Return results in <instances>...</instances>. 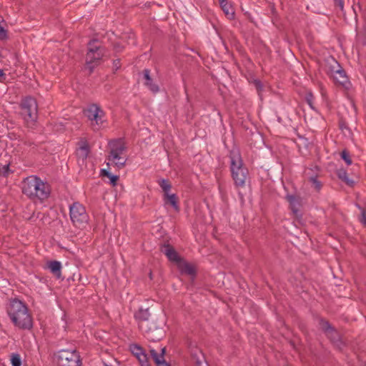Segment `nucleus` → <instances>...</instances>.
<instances>
[{"instance_id":"obj_11","label":"nucleus","mask_w":366,"mask_h":366,"mask_svg":"<svg viewBox=\"0 0 366 366\" xmlns=\"http://www.w3.org/2000/svg\"><path fill=\"white\" fill-rule=\"evenodd\" d=\"M161 252H163L171 262L178 264L182 259L174 248L169 244H164L161 248Z\"/></svg>"},{"instance_id":"obj_8","label":"nucleus","mask_w":366,"mask_h":366,"mask_svg":"<svg viewBox=\"0 0 366 366\" xmlns=\"http://www.w3.org/2000/svg\"><path fill=\"white\" fill-rule=\"evenodd\" d=\"M85 116L91 121V126L94 131L99 130L104 123V111L97 104L89 105L84 110Z\"/></svg>"},{"instance_id":"obj_2","label":"nucleus","mask_w":366,"mask_h":366,"mask_svg":"<svg viewBox=\"0 0 366 366\" xmlns=\"http://www.w3.org/2000/svg\"><path fill=\"white\" fill-rule=\"evenodd\" d=\"M150 316L149 309L141 308L134 313L138 327L144 337L152 342L159 341L163 337L162 328L157 326L156 323L150 320Z\"/></svg>"},{"instance_id":"obj_7","label":"nucleus","mask_w":366,"mask_h":366,"mask_svg":"<svg viewBox=\"0 0 366 366\" xmlns=\"http://www.w3.org/2000/svg\"><path fill=\"white\" fill-rule=\"evenodd\" d=\"M58 366H81L80 356L76 350H61L54 355Z\"/></svg>"},{"instance_id":"obj_10","label":"nucleus","mask_w":366,"mask_h":366,"mask_svg":"<svg viewBox=\"0 0 366 366\" xmlns=\"http://www.w3.org/2000/svg\"><path fill=\"white\" fill-rule=\"evenodd\" d=\"M21 114L24 119L29 122H34L37 118L38 106L35 99L29 97L24 99L21 103Z\"/></svg>"},{"instance_id":"obj_20","label":"nucleus","mask_w":366,"mask_h":366,"mask_svg":"<svg viewBox=\"0 0 366 366\" xmlns=\"http://www.w3.org/2000/svg\"><path fill=\"white\" fill-rule=\"evenodd\" d=\"M320 325L321 327V329L325 332L327 336H330V335L335 334L336 335V330L332 325L330 324V322L324 319L320 320Z\"/></svg>"},{"instance_id":"obj_34","label":"nucleus","mask_w":366,"mask_h":366,"mask_svg":"<svg viewBox=\"0 0 366 366\" xmlns=\"http://www.w3.org/2000/svg\"><path fill=\"white\" fill-rule=\"evenodd\" d=\"M120 66H121L120 60L119 59L114 60V62H113V67H114V69L117 70L118 69L120 68Z\"/></svg>"},{"instance_id":"obj_1","label":"nucleus","mask_w":366,"mask_h":366,"mask_svg":"<svg viewBox=\"0 0 366 366\" xmlns=\"http://www.w3.org/2000/svg\"><path fill=\"white\" fill-rule=\"evenodd\" d=\"M22 192L33 201L43 202L49 198L51 188L47 182L36 176H29L22 182Z\"/></svg>"},{"instance_id":"obj_5","label":"nucleus","mask_w":366,"mask_h":366,"mask_svg":"<svg viewBox=\"0 0 366 366\" xmlns=\"http://www.w3.org/2000/svg\"><path fill=\"white\" fill-rule=\"evenodd\" d=\"M104 56V48L100 42L94 39L88 43V51L86 54V69L89 70V74H92L96 66L100 64V61Z\"/></svg>"},{"instance_id":"obj_23","label":"nucleus","mask_w":366,"mask_h":366,"mask_svg":"<svg viewBox=\"0 0 366 366\" xmlns=\"http://www.w3.org/2000/svg\"><path fill=\"white\" fill-rule=\"evenodd\" d=\"M159 185L162 188L164 194L169 193L172 184L168 179H162L159 181Z\"/></svg>"},{"instance_id":"obj_17","label":"nucleus","mask_w":366,"mask_h":366,"mask_svg":"<svg viewBox=\"0 0 366 366\" xmlns=\"http://www.w3.org/2000/svg\"><path fill=\"white\" fill-rule=\"evenodd\" d=\"M109 160L112 161L118 168H123L127 162V158L119 154H109Z\"/></svg>"},{"instance_id":"obj_14","label":"nucleus","mask_w":366,"mask_h":366,"mask_svg":"<svg viewBox=\"0 0 366 366\" xmlns=\"http://www.w3.org/2000/svg\"><path fill=\"white\" fill-rule=\"evenodd\" d=\"M287 200L290 203V207L292 212V213L297 217L299 215V208L300 206V197L293 195V194H288L286 197Z\"/></svg>"},{"instance_id":"obj_33","label":"nucleus","mask_w":366,"mask_h":366,"mask_svg":"<svg viewBox=\"0 0 366 366\" xmlns=\"http://www.w3.org/2000/svg\"><path fill=\"white\" fill-rule=\"evenodd\" d=\"M335 4L342 11L344 9V0H334Z\"/></svg>"},{"instance_id":"obj_12","label":"nucleus","mask_w":366,"mask_h":366,"mask_svg":"<svg viewBox=\"0 0 366 366\" xmlns=\"http://www.w3.org/2000/svg\"><path fill=\"white\" fill-rule=\"evenodd\" d=\"M109 145L110 147L109 154H123L127 149L125 143L122 139H113L109 142Z\"/></svg>"},{"instance_id":"obj_31","label":"nucleus","mask_w":366,"mask_h":366,"mask_svg":"<svg viewBox=\"0 0 366 366\" xmlns=\"http://www.w3.org/2000/svg\"><path fill=\"white\" fill-rule=\"evenodd\" d=\"M360 222L366 226V210L362 209L361 212V216L360 217Z\"/></svg>"},{"instance_id":"obj_26","label":"nucleus","mask_w":366,"mask_h":366,"mask_svg":"<svg viewBox=\"0 0 366 366\" xmlns=\"http://www.w3.org/2000/svg\"><path fill=\"white\" fill-rule=\"evenodd\" d=\"M309 181L310 182H311L312 184V187L317 191V192H319L322 187V183L317 179V177L315 176V177H310L309 179Z\"/></svg>"},{"instance_id":"obj_24","label":"nucleus","mask_w":366,"mask_h":366,"mask_svg":"<svg viewBox=\"0 0 366 366\" xmlns=\"http://www.w3.org/2000/svg\"><path fill=\"white\" fill-rule=\"evenodd\" d=\"M129 349H130V351L132 352V353L136 357H139L141 355H142L143 353L145 352L144 349L137 344L131 345Z\"/></svg>"},{"instance_id":"obj_37","label":"nucleus","mask_w":366,"mask_h":366,"mask_svg":"<svg viewBox=\"0 0 366 366\" xmlns=\"http://www.w3.org/2000/svg\"><path fill=\"white\" fill-rule=\"evenodd\" d=\"M101 174L102 175L107 177L111 174V173L106 169H102Z\"/></svg>"},{"instance_id":"obj_21","label":"nucleus","mask_w":366,"mask_h":366,"mask_svg":"<svg viewBox=\"0 0 366 366\" xmlns=\"http://www.w3.org/2000/svg\"><path fill=\"white\" fill-rule=\"evenodd\" d=\"M89 153V147L86 142L82 143V144L78 148L76 151V155L79 159H81L82 161L86 159Z\"/></svg>"},{"instance_id":"obj_19","label":"nucleus","mask_w":366,"mask_h":366,"mask_svg":"<svg viewBox=\"0 0 366 366\" xmlns=\"http://www.w3.org/2000/svg\"><path fill=\"white\" fill-rule=\"evenodd\" d=\"M48 268L50 269L51 272L56 276L57 278H60L61 273V264L59 261H50L47 264Z\"/></svg>"},{"instance_id":"obj_29","label":"nucleus","mask_w":366,"mask_h":366,"mask_svg":"<svg viewBox=\"0 0 366 366\" xmlns=\"http://www.w3.org/2000/svg\"><path fill=\"white\" fill-rule=\"evenodd\" d=\"M11 361L12 366H21V360L19 355H18V354H13L11 356Z\"/></svg>"},{"instance_id":"obj_38","label":"nucleus","mask_w":366,"mask_h":366,"mask_svg":"<svg viewBox=\"0 0 366 366\" xmlns=\"http://www.w3.org/2000/svg\"><path fill=\"white\" fill-rule=\"evenodd\" d=\"M329 338H330L332 341H335L336 340H337L338 338V334L337 332H336V335L335 334H333V335H330V336H327Z\"/></svg>"},{"instance_id":"obj_16","label":"nucleus","mask_w":366,"mask_h":366,"mask_svg":"<svg viewBox=\"0 0 366 366\" xmlns=\"http://www.w3.org/2000/svg\"><path fill=\"white\" fill-rule=\"evenodd\" d=\"M177 264L182 273L193 277L196 275L195 267L192 264L185 262L183 259Z\"/></svg>"},{"instance_id":"obj_22","label":"nucleus","mask_w":366,"mask_h":366,"mask_svg":"<svg viewBox=\"0 0 366 366\" xmlns=\"http://www.w3.org/2000/svg\"><path fill=\"white\" fill-rule=\"evenodd\" d=\"M337 175L340 179L343 181L348 186H353L354 181L348 177L347 172L344 169H340L337 171Z\"/></svg>"},{"instance_id":"obj_44","label":"nucleus","mask_w":366,"mask_h":366,"mask_svg":"<svg viewBox=\"0 0 366 366\" xmlns=\"http://www.w3.org/2000/svg\"><path fill=\"white\" fill-rule=\"evenodd\" d=\"M342 128H345V126H342H342H340V129H342Z\"/></svg>"},{"instance_id":"obj_28","label":"nucleus","mask_w":366,"mask_h":366,"mask_svg":"<svg viewBox=\"0 0 366 366\" xmlns=\"http://www.w3.org/2000/svg\"><path fill=\"white\" fill-rule=\"evenodd\" d=\"M341 158L346 162L347 165L352 164V159L347 150L344 149L340 153Z\"/></svg>"},{"instance_id":"obj_36","label":"nucleus","mask_w":366,"mask_h":366,"mask_svg":"<svg viewBox=\"0 0 366 366\" xmlns=\"http://www.w3.org/2000/svg\"><path fill=\"white\" fill-rule=\"evenodd\" d=\"M254 84H255V86H256V87H257V89L258 90H261V89H262V83H261V81H259V80H256V81H254Z\"/></svg>"},{"instance_id":"obj_40","label":"nucleus","mask_w":366,"mask_h":366,"mask_svg":"<svg viewBox=\"0 0 366 366\" xmlns=\"http://www.w3.org/2000/svg\"><path fill=\"white\" fill-rule=\"evenodd\" d=\"M219 2L221 7H222V6L229 4L227 0H219Z\"/></svg>"},{"instance_id":"obj_6","label":"nucleus","mask_w":366,"mask_h":366,"mask_svg":"<svg viewBox=\"0 0 366 366\" xmlns=\"http://www.w3.org/2000/svg\"><path fill=\"white\" fill-rule=\"evenodd\" d=\"M69 217L72 224L81 229L86 227L89 219L85 207L79 202H75L69 206Z\"/></svg>"},{"instance_id":"obj_42","label":"nucleus","mask_w":366,"mask_h":366,"mask_svg":"<svg viewBox=\"0 0 366 366\" xmlns=\"http://www.w3.org/2000/svg\"><path fill=\"white\" fill-rule=\"evenodd\" d=\"M4 168L5 169V170L6 171L8 169H9V165H5L4 167Z\"/></svg>"},{"instance_id":"obj_18","label":"nucleus","mask_w":366,"mask_h":366,"mask_svg":"<svg viewBox=\"0 0 366 366\" xmlns=\"http://www.w3.org/2000/svg\"><path fill=\"white\" fill-rule=\"evenodd\" d=\"M164 201L165 204H169L175 211H179L178 197L175 194L167 193L164 194Z\"/></svg>"},{"instance_id":"obj_32","label":"nucleus","mask_w":366,"mask_h":366,"mask_svg":"<svg viewBox=\"0 0 366 366\" xmlns=\"http://www.w3.org/2000/svg\"><path fill=\"white\" fill-rule=\"evenodd\" d=\"M313 99H314V97L312 95V94L311 93H308L306 96V100H307V102L308 103V104L310 105V107L311 108H312V101H313Z\"/></svg>"},{"instance_id":"obj_27","label":"nucleus","mask_w":366,"mask_h":366,"mask_svg":"<svg viewBox=\"0 0 366 366\" xmlns=\"http://www.w3.org/2000/svg\"><path fill=\"white\" fill-rule=\"evenodd\" d=\"M137 358L139 360L141 366H150L149 357L145 352Z\"/></svg>"},{"instance_id":"obj_43","label":"nucleus","mask_w":366,"mask_h":366,"mask_svg":"<svg viewBox=\"0 0 366 366\" xmlns=\"http://www.w3.org/2000/svg\"><path fill=\"white\" fill-rule=\"evenodd\" d=\"M342 128H345V126H342H342H340V129H342Z\"/></svg>"},{"instance_id":"obj_15","label":"nucleus","mask_w":366,"mask_h":366,"mask_svg":"<svg viewBox=\"0 0 366 366\" xmlns=\"http://www.w3.org/2000/svg\"><path fill=\"white\" fill-rule=\"evenodd\" d=\"M144 78L146 80L144 84L153 93H157L159 91V86L153 82L152 79L150 76V71L147 69L143 71Z\"/></svg>"},{"instance_id":"obj_41","label":"nucleus","mask_w":366,"mask_h":366,"mask_svg":"<svg viewBox=\"0 0 366 366\" xmlns=\"http://www.w3.org/2000/svg\"><path fill=\"white\" fill-rule=\"evenodd\" d=\"M196 366H208V365L207 364H204V365H202V363L201 362V361L197 360L196 362Z\"/></svg>"},{"instance_id":"obj_39","label":"nucleus","mask_w":366,"mask_h":366,"mask_svg":"<svg viewBox=\"0 0 366 366\" xmlns=\"http://www.w3.org/2000/svg\"><path fill=\"white\" fill-rule=\"evenodd\" d=\"M219 2L221 7H222V6L229 4L227 0H219Z\"/></svg>"},{"instance_id":"obj_30","label":"nucleus","mask_w":366,"mask_h":366,"mask_svg":"<svg viewBox=\"0 0 366 366\" xmlns=\"http://www.w3.org/2000/svg\"><path fill=\"white\" fill-rule=\"evenodd\" d=\"M108 178H109L110 184H112L113 186H115L117 184V180L119 179V176L113 175V174H111L108 177Z\"/></svg>"},{"instance_id":"obj_9","label":"nucleus","mask_w":366,"mask_h":366,"mask_svg":"<svg viewBox=\"0 0 366 366\" xmlns=\"http://www.w3.org/2000/svg\"><path fill=\"white\" fill-rule=\"evenodd\" d=\"M332 63L333 64L328 67L327 74L333 79L337 84L347 89L350 85V81L345 70L335 59L332 60Z\"/></svg>"},{"instance_id":"obj_13","label":"nucleus","mask_w":366,"mask_h":366,"mask_svg":"<svg viewBox=\"0 0 366 366\" xmlns=\"http://www.w3.org/2000/svg\"><path fill=\"white\" fill-rule=\"evenodd\" d=\"M161 352L158 353L154 349L150 350L151 356L157 366H170L164 360L165 347L160 350Z\"/></svg>"},{"instance_id":"obj_4","label":"nucleus","mask_w":366,"mask_h":366,"mask_svg":"<svg viewBox=\"0 0 366 366\" xmlns=\"http://www.w3.org/2000/svg\"><path fill=\"white\" fill-rule=\"evenodd\" d=\"M229 157L230 171L234 184L237 187H242L245 185L248 177V169L244 167L240 152L237 149H232Z\"/></svg>"},{"instance_id":"obj_25","label":"nucleus","mask_w":366,"mask_h":366,"mask_svg":"<svg viewBox=\"0 0 366 366\" xmlns=\"http://www.w3.org/2000/svg\"><path fill=\"white\" fill-rule=\"evenodd\" d=\"M224 13L229 19L234 18V11L232 6L229 4L221 7Z\"/></svg>"},{"instance_id":"obj_3","label":"nucleus","mask_w":366,"mask_h":366,"mask_svg":"<svg viewBox=\"0 0 366 366\" xmlns=\"http://www.w3.org/2000/svg\"><path fill=\"white\" fill-rule=\"evenodd\" d=\"M7 312L12 322L20 329H30L32 319L29 314L26 305L21 301L14 299L11 300Z\"/></svg>"},{"instance_id":"obj_35","label":"nucleus","mask_w":366,"mask_h":366,"mask_svg":"<svg viewBox=\"0 0 366 366\" xmlns=\"http://www.w3.org/2000/svg\"><path fill=\"white\" fill-rule=\"evenodd\" d=\"M6 79V75L2 69H0V81L3 82Z\"/></svg>"}]
</instances>
